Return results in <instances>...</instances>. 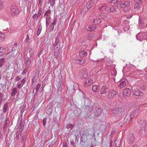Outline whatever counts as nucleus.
Masks as SVG:
<instances>
[{
    "instance_id": "obj_1",
    "label": "nucleus",
    "mask_w": 147,
    "mask_h": 147,
    "mask_svg": "<svg viewBox=\"0 0 147 147\" xmlns=\"http://www.w3.org/2000/svg\"><path fill=\"white\" fill-rule=\"evenodd\" d=\"M9 13L11 16H17L19 14L20 11L16 6L12 5L11 6Z\"/></svg>"
},
{
    "instance_id": "obj_2",
    "label": "nucleus",
    "mask_w": 147,
    "mask_h": 147,
    "mask_svg": "<svg viewBox=\"0 0 147 147\" xmlns=\"http://www.w3.org/2000/svg\"><path fill=\"white\" fill-rule=\"evenodd\" d=\"M130 3L129 1H127L124 3H121L118 5V7L123 8V10L125 12L129 9Z\"/></svg>"
},
{
    "instance_id": "obj_3",
    "label": "nucleus",
    "mask_w": 147,
    "mask_h": 147,
    "mask_svg": "<svg viewBox=\"0 0 147 147\" xmlns=\"http://www.w3.org/2000/svg\"><path fill=\"white\" fill-rule=\"evenodd\" d=\"M127 141L129 144H132L135 140V137L132 134H129L127 136Z\"/></svg>"
},
{
    "instance_id": "obj_4",
    "label": "nucleus",
    "mask_w": 147,
    "mask_h": 147,
    "mask_svg": "<svg viewBox=\"0 0 147 147\" xmlns=\"http://www.w3.org/2000/svg\"><path fill=\"white\" fill-rule=\"evenodd\" d=\"M22 118L21 116L19 117L17 124V126L18 127V128L20 129V131H22L24 128V126L22 123Z\"/></svg>"
},
{
    "instance_id": "obj_5",
    "label": "nucleus",
    "mask_w": 147,
    "mask_h": 147,
    "mask_svg": "<svg viewBox=\"0 0 147 147\" xmlns=\"http://www.w3.org/2000/svg\"><path fill=\"white\" fill-rule=\"evenodd\" d=\"M79 74L82 78L83 79L87 77L88 72L87 70L84 69L80 71Z\"/></svg>"
},
{
    "instance_id": "obj_6",
    "label": "nucleus",
    "mask_w": 147,
    "mask_h": 147,
    "mask_svg": "<svg viewBox=\"0 0 147 147\" xmlns=\"http://www.w3.org/2000/svg\"><path fill=\"white\" fill-rule=\"evenodd\" d=\"M24 63L25 66L27 67H29L30 66L31 61L29 57L25 55L24 56Z\"/></svg>"
},
{
    "instance_id": "obj_7",
    "label": "nucleus",
    "mask_w": 147,
    "mask_h": 147,
    "mask_svg": "<svg viewBox=\"0 0 147 147\" xmlns=\"http://www.w3.org/2000/svg\"><path fill=\"white\" fill-rule=\"evenodd\" d=\"M136 38L137 40H139L140 41H141L142 40L145 39L146 36L142 32L139 33L136 35Z\"/></svg>"
},
{
    "instance_id": "obj_8",
    "label": "nucleus",
    "mask_w": 147,
    "mask_h": 147,
    "mask_svg": "<svg viewBox=\"0 0 147 147\" xmlns=\"http://www.w3.org/2000/svg\"><path fill=\"white\" fill-rule=\"evenodd\" d=\"M116 94L117 92L113 90H111L108 93V97L109 99H113L116 95Z\"/></svg>"
},
{
    "instance_id": "obj_9",
    "label": "nucleus",
    "mask_w": 147,
    "mask_h": 147,
    "mask_svg": "<svg viewBox=\"0 0 147 147\" xmlns=\"http://www.w3.org/2000/svg\"><path fill=\"white\" fill-rule=\"evenodd\" d=\"M133 92L134 95L137 96H142L143 94L142 91L137 89H134L133 91Z\"/></svg>"
},
{
    "instance_id": "obj_10",
    "label": "nucleus",
    "mask_w": 147,
    "mask_h": 147,
    "mask_svg": "<svg viewBox=\"0 0 147 147\" xmlns=\"http://www.w3.org/2000/svg\"><path fill=\"white\" fill-rule=\"evenodd\" d=\"M108 91V88L106 86H102L100 90V93L101 94H106Z\"/></svg>"
},
{
    "instance_id": "obj_11",
    "label": "nucleus",
    "mask_w": 147,
    "mask_h": 147,
    "mask_svg": "<svg viewBox=\"0 0 147 147\" xmlns=\"http://www.w3.org/2000/svg\"><path fill=\"white\" fill-rule=\"evenodd\" d=\"M107 7H110L107 6L106 4L102 5L100 6L98 9L100 11H106V9H108Z\"/></svg>"
},
{
    "instance_id": "obj_12",
    "label": "nucleus",
    "mask_w": 147,
    "mask_h": 147,
    "mask_svg": "<svg viewBox=\"0 0 147 147\" xmlns=\"http://www.w3.org/2000/svg\"><path fill=\"white\" fill-rule=\"evenodd\" d=\"M131 94V91L129 89L126 88L124 90L123 93V94L124 96H129Z\"/></svg>"
},
{
    "instance_id": "obj_13",
    "label": "nucleus",
    "mask_w": 147,
    "mask_h": 147,
    "mask_svg": "<svg viewBox=\"0 0 147 147\" xmlns=\"http://www.w3.org/2000/svg\"><path fill=\"white\" fill-rule=\"evenodd\" d=\"M16 46H13L12 49V51H10L9 53H6L5 54V55L6 56L9 54H10L9 55V59H12L13 57L14 54L13 53H12V52L13 51H15V49L16 48Z\"/></svg>"
},
{
    "instance_id": "obj_14",
    "label": "nucleus",
    "mask_w": 147,
    "mask_h": 147,
    "mask_svg": "<svg viewBox=\"0 0 147 147\" xmlns=\"http://www.w3.org/2000/svg\"><path fill=\"white\" fill-rule=\"evenodd\" d=\"M57 21V20L56 19H55L53 20V21L51 24L49 28V29L50 31H52L53 30L54 28V25H56Z\"/></svg>"
},
{
    "instance_id": "obj_15",
    "label": "nucleus",
    "mask_w": 147,
    "mask_h": 147,
    "mask_svg": "<svg viewBox=\"0 0 147 147\" xmlns=\"http://www.w3.org/2000/svg\"><path fill=\"white\" fill-rule=\"evenodd\" d=\"M96 0H90L89 1V2L87 3L86 5V7L87 9H89L93 5V4H94L95 3V1L96 3Z\"/></svg>"
},
{
    "instance_id": "obj_16",
    "label": "nucleus",
    "mask_w": 147,
    "mask_h": 147,
    "mask_svg": "<svg viewBox=\"0 0 147 147\" xmlns=\"http://www.w3.org/2000/svg\"><path fill=\"white\" fill-rule=\"evenodd\" d=\"M93 81L90 78H88L85 81L84 86L88 87L90 86L92 83Z\"/></svg>"
},
{
    "instance_id": "obj_17",
    "label": "nucleus",
    "mask_w": 147,
    "mask_h": 147,
    "mask_svg": "<svg viewBox=\"0 0 147 147\" xmlns=\"http://www.w3.org/2000/svg\"><path fill=\"white\" fill-rule=\"evenodd\" d=\"M92 89L94 92H98L99 90V86L98 85H93L92 86Z\"/></svg>"
},
{
    "instance_id": "obj_18",
    "label": "nucleus",
    "mask_w": 147,
    "mask_h": 147,
    "mask_svg": "<svg viewBox=\"0 0 147 147\" xmlns=\"http://www.w3.org/2000/svg\"><path fill=\"white\" fill-rule=\"evenodd\" d=\"M101 111L102 110L101 109L97 108L94 113L95 115L97 116L99 115L101 113Z\"/></svg>"
},
{
    "instance_id": "obj_19",
    "label": "nucleus",
    "mask_w": 147,
    "mask_h": 147,
    "mask_svg": "<svg viewBox=\"0 0 147 147\" xmlns=\"http://www.w3.org/2000/svg\"><path fill=\"white\" fill-rule=\"evenodd\" d=\"M96 27L95 25H91L89 26L87 28V30L88 31H91L94 30Z\"/></svg>"
},
{
    "instance_id": "obj_20",
    "label": "nucleus",
    "mask_w": 147,
    "mask_h": 147,
    "mask_svg": "<svg viewBox=\"0 0 147 147\" xmlns=\"http://www.w3.org/2000/svg\"><path fill=\"white\" fill-rule=\"evenodd\" d=\"M86 62V60L83 59V58H78V60L77 61V63L80 64H84Z\"/></svg>"
},
{
    "instance_id": "obj_21",
    "label": "nucleus",
    "mask_w": 147,
    "mask_h": 147,
    "mask_svg": "<svg viewBox=\"0 0 147 147\" xmlns=\"http://www.w3.org/2000/svg\"><path fill=\"white\" fill-rule=\"evenodd\" d=\"M120 109H121L120 108H114L112 109L111 111L113 113L117 114L119 113Z\"/></svg>"
},
{
    "instance_id": "obj_22",
    "label": "nucleus",
    "mask_w": 147,
    "mask_h": 147,
    "mask_svg": "<svg viewBox=\"0 0 147 147\" xmlns=\"http://www.w3.org/2000/svg\"><path fill=\"white\" fill-rule=\"evenodd\" d=\"M146 123L145 122H144L142 125L141 129L140 130V132L143 133L145 132V126L146 125Z\"/></svg>"
},
{
    "instance_id": "obj_23",
    "label": "nucleus",
    "mask_w": 147,
    "mask_h": 147,
    "mask_svg": "<svg viewBox=\"0 0 147 147\" xmlns=\"http://www.w3.org/2000/svg\"><path fill=\"white\" fill-rule=\"evenodd\" d=\"M87 54V53L84 51H81L79 52V55L80 57H86Z\"/></svg>"
},
{
    "instance_id": "obj_24",
    "label": "nucleus",
    "mask_w": 147,
    "mask_h": 147,
    "mask_svg": "<svg viewBox=\"0 0 147 147\" xmlns=\"http://www.w3.org/2000/svg\"><path fill=\"white\" fill-rule=\"evenodd\" d=\"M108 8V9H106V11L107 12H114L116 11L114 7H112L111 8Z\"/></svg>"
},
{
    "instance_id": "obj_25",
    "label": "nucleus",
    "mask_w": 147,
    "mask_h": 147,
    "mask_svg": "<svg viewBox=\"0 0 147 147\" xmlns=\"http://www.w3.org/2000/svg\"><path fill=\"white\" fill-rule=\"evenodd\" d=\"M136 3L135 4L134 8V9H138L140 8L141 6L142 3L136 2Z\"/></svg>"
},
{
    "instance_id": "obj_26",
    "label": "nucleus",
    "mask_w": 147,
    "mask_h": 147,
    "mask_svg": "<svg viewBox=\"0 0 147 147\" xmlns=\"http://www.w3.org/2000/svg\"><path fill=\"white\" fill-rule=\"evenodd\" d=\"M121 140L120 139H117L115 141V146L116 147H119L121 144Z\"/></svg>"
},
{
    "instance_id": "obj_27",
    "label": "nucleus",
    "mask_w": 147,
    "mask_h": 147,
    "mask_svg": "<svg viewBox=\"0 0 147 147\" xmlns=\"http://www.w3.org/2000/svg\"><path fill=\"white\" fill-rule=\"evenodd\" d=\"M51 20V18L49 16H47L46 18V27L47 28L48 25H49V23Z\"/></svg>"
},
{
    "instance_id": "obj_28",
    "label": "nucleus",
    "mask_w": 147,
    "mask_h": 147,
    "mask_svg": "<svg viewBox=\"0 0 147 147\" xmlns=\"http://www.w3.org/2000/svg\"><path fill=\"white\" fill-rule=\"evenodd\" d=\"M30 53V56L31 58H33L34 57V52L32 49L31 48H30L29 49Z\"/></svg>"
},
{
    "instance_id": "obj_29",
    "label": "nucleus",
    "mask_w": 147,
    "mask_h": 147,
    "mask_svg": "<svg viewBox=\"0 0 147 147\" xmlns=\"http://www.w3.org/2000/svg\"><path fill=\"white\" fill-rule=\"evenodd\" d=\"M126 84V82L125 81H123L120 83L118 86L120 88H121L124 87Z\"/></svg>"
},
{
    "instance_id": "obj_30",
    "label": "nucleus",
    "mask_w": 147,
    "mask_h": 147,
    "mask_svg": "<svg viewBox=\"0 0 147 147\" xmlns=\"http://www.w3.org/2000/svg\"><path fill=\"white\" fill-rule=\"evenodd\" d=\"M135 116V114L134 113H132L130 115V116H128V117H127L128 116L126 117V119H127V118L128 119V121L130 122L131 119L134 117Z\"/></svg>"
},
{
    "instance_id": "obj_31",
    "label": "nucleus",
    "mask_w": 147,
    "mask_h": 147,
    "mask_svg": "<svg viewBox=\"0 0 147 147\" xmlns=\"http://www.w3.org/2000/svg\"><path fill=\"white\" fill-rule=\"evenodd\" d=\"M17 89L16 88H13L12 91L11 93V96H14L17 93Z\"/></svg>"
},
{
    "instance_id": "obj_32",
    "label": "nucleus",
    "mask_w": 147,
    "mask_h": 147,
    "mask_svg": "<svg viewBox=\"0 0 147 147\" xmlns=\"http://www.w3.org/2000/svg\"><path fill=\"white\" fill-rule=\"evenodd\" d=\"M5 36L4 34L0 33V42L3 41L5 40Z\"/></svg>"
},
{
    "instance_id": "obj_33",
    "label": "nucleus",
    "mask_w": 147,
    "mask_h": 147,
    "mask_svg": "<svg viewBox=\"0 0 147 147\" xmlns=\"http://www.w3.org/2000/svg\"><path fill=\"white\" fill-rule=\"evenodd\" d=\"M42 13V10L41 7H39L38 13L37 15V19H38L39 17L41 16Z\"/></svg>"
},
{
    "instance_id": "obj_34",
    "label": "nucleus",
    "mask_w": 147,
    "mask_h": 147,
    "mask_svg": "<svg viewBox=\"0 0 147 147\" xmlns=\"http://www.w3.org/2000/svg\"><path fill=\"white\" fill-rule=\"evenodd\" d=\"M5 59L4 58H0V67H1L4 65Z\"/></svg>"
},
{
    "instance_id": "obj_35",
    "label": "nucleus",
    "mask_w": 147,
    "mask_h": 147,
    "mask_svg": "<svg viewBox=\"0 0 147 147\" xmlns=\"http://www.w3.org/2000/svg\"><path fill=\"white\" fill-rule=\"evenodd\" d=\"M42 29V27L41 24H40L38 26V31L37 33V34L38 36L41 32Z\"/></svg>"
},
{
    "instance_id": "obj_36",
    "label": "nucleus",
    "mask_w": 147,
    "mask_h": 147,
    "mask_svg": "<svg viewBox=\"0 0 147 147\" xmlns=\"http://www.w3.org/2000/svg\"><path fill=\"white\" fill-rule=\"evenodd\" d=\"M101 21L99 19H95L93 21V23L94 24V25L96 24H98L100 23Z\"/></svg>"
},
{
    "instance_id": "obj_37",
    "label": "nucleus",
    "mask_w": 147,
    "mask_h": 147,
    "mask_svg": "<svg viewBox=\"0 0 147 147\" xmlns=\"http://www.w3.org/2000/svg\"><path fill=\"white\" fill-rule=\"evenodd\" d=\"M139 24L141 26H142L143 25H144V26H145V27H147V25L145 24H144L143 22L140 19H139Z\"/></svg>"
},
{
    "instance_id": "obj_38",
    "label": "nucleus",
    "mask_w": 147,
    "mask_h": 147,
    "mask_svg": "<svg viewBox=\"0 0 147 147\" xmlns=\"http://www.w3.org/2000/svg\"><path fill=\"white\" fill-rule=\"evenodd\" d=\"M63 84L61 82H60V83L58 84L57 85V87L58 90L59 91H61L62 88Z\"/></svg>"
},
{
    "instance_id": "obj_39",
    "label": "nucleus",
    "mask_w": 147,
    "mask_h": 147,
    "mask_svg": "<svg viewBox=\"0 0 147 147\" xmlns=\"http://www.w3.org/2000/svg\"><path fill=\"white\" fill-rule=\"evenodd\" d=\"M6 49L5 48L3 47H0V53H4L6 52Z\"/></svg>"
},
{
    "instance_id": "obj_40",
    "label": "nucleus",
    "mask_w": 147,
    "mask_h": 147,
    "mask_svg": "<svg viewBox=\"0 0 147 147\" xmlns=\"http://www.w3.org/2000/svg\"><path fill=\"white\" fill-rule=\"evenodd\" d=\"M122 0H111L110 3L112 4L117 3L118 2H119L122 1Z\"/></svg>"
},
{
    "instance_id": "obj_41",
    "label": "nucleus",
    "mask_w": 147,
    "mask_h": 147,
    "mask_svg": "<svg viewBox=\"0 0 147 147\" xmlns=\"http://www.w3.org/2000/svg\"><path fill=\"white\" fill-rule=\"evenodd\" d=\"M7 109V103H5L3 107V111L4 112H6Z\"/></svg>"
},
{
    "instance_id": "obj_42",
    "label": "nucleus",
    "mask_w": 147,
    "mask_h": 147,
    "mask_svg": "<svg viewBox=\"0 0 147 147\" xmlns=\"http://www.w3.org/2000/svg\"><path fill=\"white\" fill-rule=\"evenodd\" d=\"M111 73L113 76H115L117 74V72L115 69H113L111 71Z\"/></svg>"
},
{
    "instance_id": "obj_43",
    "label": "nucleus",
    "mask_w": 147,
    "mask_h": 147,
    "mask_svg": "<svg viewBox=\"0 0 147 147\" xmlns=\"http://www.w3.org/2000/svg\"><path fill=\"white\" fill-rule=\"evenodd\" d=\"M60 47L59 45V47L57 45V44L56 45H55L54 47V51H58L60 49Z\"/></svg>"
},
{
    "instance_id": "obj_44",
    "label": "nucleus",
    "mask_w": 147,
    "mask_h": 147,
    "mask_svg": "<svg viewBox=\"0 0 147 147\" xmlns=\"http://www.w3.org/2000/svg\"><path fill=\"white\" fill-rule=\"evenodd\" d=\"M28 67H26L25 68V69L23 70L22 74V75H25L26 74V73L27 72L28 70Z\"/></svg>"
},
{
    "instance_id": "obj_45",
    "label": "nucleus",
    "mask_w": 147,
    "mask_h": 147,
    "mask_svg": "<svg viewBox=\"0 0 147 147\" xmlns=\"http://www.w3.org/2000/svg\"><path fill=\"white\" fill-rule=\"evenodd\" d=\"M41 86V85L40 84H37L36 85V93L38 92L39 89Z\"/></svg>"
},
{
    "instance_id": "obj_46",
    "label": "nucleus",
    "mask_w": 147,
    "mask_h": 147,
    "mask_svg": "<svg viewBox=\"0 0 147 147\" xmlns=\"http://www.w3.org/2000/svg\"><path fill=\"white\" fill-rule=\"evenodd\" d=\"M59 34H60L59 33H58L57 34V35L56 38V41H55V42H59Z\"/></svg>"
},
{
    "instance_id": "obj_47",
    "label": "nucleus",
    "mask_w": 147,
    "mask_h": 147,
    "mask_svg": "<svg viewBox=\"0 0 147 147\" xmlns=\"http://www.w3.org/2000/svg\"><path fill=\"white\" fill-rule=\"evenodd\" d=\"M67 127L68 128H71V129L73 128V125L71 123H70V124H68L67 125Z\"/></svg>"
},
{
    "instance_id": "obj_48",
    "label": "nucleus",
    "mask_w": 147,
    "mask_h": 147,
    "mask_svg": "<svg viewBox=\"0 0 147 147\" xmlns=\"http://www.w3.org/2000/svg\"><path fill=\"white\" fill-rule=\"evenodd\" d=\"M100 16L101 18H105L107 16L105 15H104L103 13H100Z\"/></svg>"
},
{
    "instance_id": "obj_49",
    "label": "nucleus",
    "mask_w": 147,
    "mask_h": 147,
    "mask_svg": "<svg viewBox=\"0 0 147 147\" xmlns=\"http://www.w3.org/2000/svg\"><path fill=\"white\" fill-rule=\"evenodd\" d=\"M3 7V2L0 1V10L2 9Z\"/></svg>"
},
{
    "instance_id": "obj_50",
    "label": "nucleus",
    "mask_w": 147,
    "mask_h": 147,
    "mask_svg": "<svg viewBox=\"0 0 147 147\" xmlns=\"http://www.w3.org/2000/svg\"><path fill=\"white\" fill-rule=\"evenodd\" d=\"M29 40V37L28 35H27L26 38L25 40V42L26 43H27Z\"/></svg>"
},
{
    "instance_id": "obj_51",
    "label": "nucleus",
    "mask_w": 147,
    "mask_h": 147,
    "mask_svg": "<svg viewBox=\"0 0 147 147\" xmlns=\"http://www.w3.org/2000/svg\"><path fill=\"white\" fill-rule=\"evenodd\" d=\"M47 119V118L46 117L44 118L43 120V125H45L46 123V121Z\"/></svg>"
},
{
    "instance_id": "obj_52",
    "label": "nucleus",
    "mask_w": 147,
    "mask_h": 147,
    "mask_svg": "<svg viewBox=\"0 0 147 147\" xmlns=\"http://www.w3.org/2000/svg\"><path fill=\"white\" fill-rule=\"evenodd\" d=\"M42 0H38V7H41V5H42V3H41Z\"/></svg>"
},
{
    "instance_id": "obj_53",
    "label": "nucleus",
    "mask_w": 147,
    "mask_h": 147,
    "mask_svg": "<svg viewBox=\"0 0 147 147\" xmlns=\"http://www.w3.org/2000/svg\"><path fill=\"white\" fill-rule=\"evenodd\" d=\"M26 81V79L24 78L22 81L21 82V84H23V85H24V83H25Z\"/></svg>"
},
{
    "instance_id": "obj_54",
    "label": "nucleus",
    "mask_w": 147,
    "mask_h": 147,
    "mask_svg": "<svg viewBox=\"0 0 147 147\" xmlns=\"http://www.w3.org/2000/svg\"><path fill=\"white\" fill-rule=\"evenodd\" d=\"M23 85L22 84H20L18 85L17 86L18 88H20L21 87L23 86Z\"/></svg>"
},
{
    "instance_id": "obj_55",
    "label": "nucleus",
    "mask_w": 147,
    "mask_h": 147,
    "mask_svg": "<svg viewBox=\"0 0 147 147\" xmlns=\"http://www.w3.org/2000/svg\"><path fill=\"white\" fill-rule=\"evenodd\" d=\"M142 0H134V1L135 2L142 3Z\"/></svg>"
},
{
    "instance_id": "obj_56",
    "label": "nucleus",
    "mask_w": 147,
    "mask_h": 147,
    "mask_svg": "<svg viewBox=\"0 0 147 147\" xmlns=\"http://www.w3.org/2000/svg\"><path fill=\"white\" fill-rule=\"evenodd\" d=\"M51 13V11L50 10H48L45 13V15L48 16V15H47V13Z\"/></svg>"
},
{
    "instance_id": "obj_57",
    "label": "nucleus",
    "mask_w": 147,
    "mask_h": 147,
    "mask_svg": "<svg viewBox=\"0 0 147 147\" xmlns=\"http://www.w3.org/2000/svg\"><path fill=\"white\" fill-rule=\"evenodd\" d=\"M50 1V3L51 4H54L55 1V0H49Z\"/></svg>"
},
{
    "instance_id": "obj_58",
    "label": "nucleus",
    "mask_w": 147,
    "mask_h": 147,
    "mask_svg": "<svg viewBox=\"0 0 147 147\" xmlns=\"http://www.w3.org/2000/svg\"><path fill=\"white\" fill-rule=\"evenodd\" d=\"M56 52L57 51H55L54 52V56L55 57L57 58V53Z\"/></svg>"
},
{
    "instance_id": "obj_59",
    "label": "nucleus",
    "mask_w": 147,
    "mask_h": 147,
    "mask_svg": "<svg viewBox=\"0 0 147 147\" xmlns=\"http://www.w3.org/2000/svg\"><path fill=\"white\" fill-rule=\"evenodd\" d=\"M132 16V14H130L129 15H128L127 16V19H129L131 18Z\"/></svg>"
},
{
    "instance_id": "obj_60",
    "label": "nucleus",
    "mask_w": 147,
    "mask_h": 147,
    "mask_svg": "<svg viewBox=\"0 0 147 147\" xmlns=\"http://www.w3.org/2000/svg\"><path fill=\"white\" fill-rule=\"evenodd\" d=\"M113 144V141H111L110 142L109 146L110 147H112Z\"/></svg>"
},
{
    "instance_id": "obj_61",
    "label": "nucleus",
    "mask_w": 147,
    "mask_h": 147,
    "mask_svg": "<svg viewBox=\"0 0 147 147\" xmlns=\"http://www.w3.org/2000/svg\"><path fill=\"white\" fill-rule=\"evenodd\" d=\"M113 63V61H112L109 60L108 61V65H109V63L110 65H111V63Z\"/></svg>"
},
{
    "instance_id": "obj_62",
    "label": "nucleus",
    "mask_w": 147,
    "mask_h": 147,
    "mask_svg": "<svg viewBox=\"0 0 147 147\" xmlns=\"http://www.w3.org/2000/svg\"><path fill=\"white\" fill-rule=\"evenodd\" d=\"M3 96V95L0 92V99L2 98Z\"/></svg>"
},
{
    "instance_id": "obj_63",
    "label": "nucleus",
    "mask_w": 147,
    "mask_h": 147,
    "mask_svg": "<svg viewBox=\"0 0 147 147\" xmlns=\"http://www.w3.org/2000/svg\"><path fill=\"white\" fill-rule=\"evenodd\" d=\"M20 80V77H16V80L17 81H19Z\"/></svg>"
},
{
    "instance_id": "obj_64",
    "label": "nucleus",
    "mask_w": 147,
    "mask_h": 147,
    "mask_svg": "<svg viewBox=\"0 0 147 147\" xmlns=\"http://www.w3.org/2000/svg\"><path fill=\"white\" fill-rule=\"evenodd\" d=\"M94 145L93 144H91L89 147H93Z\"/></svg>"
}]
</instances>
